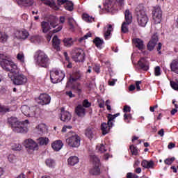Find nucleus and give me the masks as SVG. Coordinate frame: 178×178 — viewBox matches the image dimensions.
<instances>
[{
    "mask_svg": "<svg viewBox=\"0 0 178 178\" xmlns=\"http://www.w3.org/2000/svg\"><path fill=\"white\" fill-rule=\"evenodd\" d=\"M19 121L17 120V118L15 117H10L8 118V123L11 126V128L13 129L17 123H18Z\"/></svg>",
    "mask_w": 178,
    "mask_h": 178,
    "instance_id": "nucleus-34",
    "label": "nucleus"
},
{
    "mask_svg": "<svg viewBox=\"0 0 178 178\" xmlns=\"http://www.w3.org/2000/svg\"><path fill=\"white\" fill-rule=\"evenodd\" d=\"M140 84H141V81H137L136 82V86L137 91H140V90H141V88H140Z\"/></svg>",
    "mask_w": 178,
    "mask_h": 178,
    "instance_id": "nucleus-63",
    "label": "nucleus"
},
{
    "mask_svg": "<svg viewBox=\"0 0 178 178\" xmlns=\"http://www.w3.org/2000/svg\"><path fill=\"white\" fill-rule=\"evenodd\" d=\"M72 58L74 62H84L86 60V53L81 48H74L72 51Z\"/></svg>",
    "mask_w": 178,
    "mask_h": 178,
    "instance_id": "nucleus-6",
    "label": "nucleus"
},
{
    "mask_svg": "<svg viewBox=\"0 0 178 178\" xmlns=\"http://www.w3.org/2000/svg\"><path fill=\"white\" fill-rule=\"evenodd\" d=\"M92 34L90 32H88L86 35H83V37L79 38V42H82V41H84V40H87V38L91 37Z\"/></svg>",
    "mask_w": 178,
    "mask_h": 178,
    "instance_id": "nucleus-50",
    "label": "nucleus"
},
{
    "mask_svg": "<svg viewBox=\"0 0 178 178\" xmlns=\"http://www.w3.org/2000/svg\"><path fill=\"white\" fill-rule=\"evenodd\" d=\"M65 9L66 10H69L70 12H72V10H73L74 9L73 3L70 1L66 3Z\"/></svg>",
    "mask_w": 178,
    "mask_h": 178,
    "instance_id": "nucleus-45",
    "label": "nucleus"
},
{
    "mask_svg": "<svg viewBox=\"0 0 178 178\" xmlns=\"http://www.w3.org/2000/svg\"><path fill=\"white\" fill-rule=\"evenodd\" d=\"M155 163H154L153 161H147V160H143L141 163V166L143 168H145V169H154V165Z\"/></svg>",
    "mask_w": 178,
    "mask_h": 178,
    "instance_id": "nucleus-25",
    "label": "nucleus"
},
{
    "mask_svg": "<svg viewBox=\"0 0 178 178\" xmlns=\"http://www.w3.org/2000/svg\"><path fill=\"white\" fill-rule=\"evenodd\" d=\"M138 66L140 70H143V72H148L149 70V65L147 63V60L144 58H141L138 61Z\"/></svg>",
    "mask_w": 178,
    "mask_h": 178,
    "instance_id": "nucleus-18",
    "label": "nucleus"
},
{
    "mask_svg": "<svg viewBox=\"0 0 178 178\" xmlns=\"http://www.w3.org/2000/svg\"><path fill=\"white\" fill-rule=\"evenodd\" d=\"M82 19L85 22H87V23H92V22L95 20V19L92 17H90L88 14H83L82 15Z\"/></svg>",
    "mask_w": 178,
    "mask_h": 178,
    "instance_id": "nucleus-40",
    "label": "nucleus"
},
{
    "mask_svg": "<svg viewBox=\"0 0 178 178\" xmlns=\"http://www.w3.org/2000/svg\"><path fill=\"white\" fill-rule=\"evenodd\" d=\"M8 159L9 162H10L11 163H13V162L16 161V156H15V154H9L8 156Z\"/></svg>",
    "mask_w": 178,
    "mask_h": 178,
    "instance_id": "nucleus-52",
    "label": "nucleus"
},
{
    "mask_svg": "<svg viewBox=\"0 0 178 178\" xmlns=\"http://www.w3.org/2000/svg\"><path fill=\"white\" fill-rule=\"evenodd\" d=\"M35 129L38 134H44L45 130H47V125L44 123L39 124Z\"/></svg>",
    "mask_w": 178,
    "mask_h": 178,
    "instance_id": "nucleus-28",
    "label": "nucleus"
},
{
    "mask_svg": "<svg viewBox=\"0 0 178 178\" xmlns=\"http://www.w3.org/2000/svg\"><path fill=\"white\" fill-rule=\"evenodd\" d=\"M60 119L62 122L67 123L68 122H70L72 119V114L68 111H65V108H62Z\"/></svg>",
    "mask_w": 178,
    "mask_h": 178,
    "instance_id": "nucleus-16",
    "label": "nucleus"
},
{
    "mask_svg": "<svg viewBox=\"0 0 178 178\" xmlns=\"http://www.w3.org/2000/svg\"><path fill=\"white\" fill-rule=\"evenodd\" d=\"M81 138L79 135L74 134L66 139V143L69 147L72 148H79L80 147V141Z\"/></svg>",
    "mask_w": 178,
    "mask_h": 178,
    "instance_id": "nucleus-9",
    "label": "nucleus"
},
{
    "mask_svg": "<svg viewBox=\"0 0 178 178\" xmlns=\"http://www.w3.org/2000/svg\"><path fill=\"white\" fill-rule=\"evenodd\" d=\"M96 134H97V131L92 127H88L85 130V136L90 140H92V138H94V136H95Z\"/></svg>",
    "mask_w": 178,
    "mask_h": 178,
    "instance_id": "nucleus-19",
    "label": "nucleus"
},
{
    "mask_svg": "<svg viewBox=\"0 0 178 178\" xmlns=\"http://www.w3.org/2000/svg\"><path fill=\"white\" fill-rule=\"evenodd\" d=\"M15 34V37L19 40H26L29 37V32L26 30L17 31Z\"/></svg>",
    "mask_w": 178,
    "mask_h": 178,
    "instance_id": "nucleus-23",
    "label": "nucleus"
},
{
    "mask_svg": "<svg viewBox=\"0 0 178 178\" xmlns=\"http://www.w3.org/2000/svg\"><path fill=\"white\" fill-rule=\"evenodd\" d=\"M90 160L93 162L95 166L99 165V164L101 163V161L96 155H91Z\"/></svg>",
    "mask_w": 178,
    "mask_h": 178,
    "instance_id": "nucleus-41",
    "label": "nucleus"
},
{
    "mask_svg": "<svg viewBox=\"0 0 178 178\" xmlns=\"http://www.w3.org/2000/svg\"><path fill=\"white\" fill-rule=\"evenodd\" d=\"M161 74H162V73L161 72V67L159 66H156L154 67V76H156V77L161 76Z\"/></svg>",
    "mask_w": 178,
    "mask_h": 178,
    "instance_id": "nucleus-47",
    "label": "nucleus"
},
{
    "mask_svg": "<svg viewBox=\"0 0 178 178\" xmlns=\"http://www.w3.org/2000/svg\"><path fill=\"white\" fill-rule=\"evenodd\" d=\"M65 94L66 95L70 97V98H74V97H76V95H73V92H72V90L67 91Z\"/></svg>",
    "mask_w": 178,
    "mask_h": 178,
    "instance_id": "nucleus-57",
    "label": "nucleus"
},
{
    "mask_svg": "<svg viewBox=\"0 0 178 178\" xmlns=\"http://www.w3.org/2000/svg\"><path fill=\"white\" fill-rule=\"evenodd\" d=\"M156 49H157V51L159 52V54L161 55L162 54V51H161V49H162V43L159 42L158 44Z\"/></svg>",
    "mask_w": 178,
    "mask_h": 178,
    "instance_id": "nucleus-56",
    "label": "nucleus"
},
{
    "mask_svg": "<svg viewBox=\"0 0 178 178\" xmlns=\"http://www.w3.org/2000/svg\"><path fill=\"white\" fill-rule=\"evenodd\" d=\"M152 19L155 24L162 22V9L159 6H156L152 9Z\"/></svg>",
    "mask_w": 178,
    "mask_h": 178,
    "instance_id": "nucleus-10",
    "label": "nucleus"
},
{
    "mask_svg": "<svg viewBox=\"0 0 178 178\" xmlns=\"http://www.w3.org/2000/svg\"><path fill=\"white\" fill-rule=\"evenodd\" d=\"M36 63L41 67H48L49 66V58L44 51L39 50L36 52Z\"/></svg>",
    "mask_w": 178,
    "mask_h": 178,
    "instance_id": "nucleus-4",
    "label": "nucleus"
},
{
    "mask_svg": "<svg viewBox=\"0 0 178 178\" xmlns=\"http://www.w3.org/2000/svg\"><path fill=\"white\" fill-rule=\"evenodd\" d=\"M12 149H13V151H22V145L14 143L12 145Z\"/></svg>",
    "mask_w": 178,
    "mask_h": 178,
    "instance_id": "nucleus-44",
    "label": "nucleus"
},
{
    "mask_svg": "<svg viewBox=\"0 0 178 178\" xmlns=\"http://www.w3.org/2000/svg\"><path fill=\"white\" fill-rule=\"evenodd\" d=\"M158 41H159V38H158V34L154 33L152 36L151 40L147 43V49L148 51H154L155 46L156 45Z\"/></svg>",
    "mask_w": 178,
    "mask_h": 178,
    "instance_id": "nucleus-15",
    "label": "nucleus"
},
{
    "mask_svg": "<svg viewBox=\"0 0 178 178\" xmlns=\"http://www.w3.org/2000/svg\"><path fill=\"white\" fill-rule=\"evenodd\" d=\"M79 162V157L76 156H71L67 159V163L70 166H74V165H77V163Z\"/></svg>",
    "mask_w": 178,
    "mask_h": 178,
    "instance_id": "nucleus-29",
    "label": "nucleus"
},
{
    "mask_svg": "<svg viewBox=\"0 0 178 178\" xmlns=\"http://www.w3.org/2000/svg\"><path fill=\"white\" fill-rule=\"evenodd\" d=\"M45 163L49 168H55V161L52 159H46Z\"/></svg>",
    "mask_w": 178,
    "mask_h": 178,
    "instance_id": "nucleus-43",
    "label": "nucleus"
},
{
    "mask_svg": "<svg viewBox=\"0 0 178 178\" xmlns=\"http://www.w3.org/2000/svg\"><path fill=\"white\" fill-rule=\"evenodd\" d=\"M24 147L27 149L29 154H32L34 151H38V143L33 139H26L24 142Z\"/></svg>",
    "mask_w": 178,
    "mask_h": 178,
    "instance_id": "nucleus-11",
    "label": "nucleus"
},
{
    "mask_svg": "<svg viewBox=\"0 0 178 178\" xmlns=\"http://www.w3.org/2000/svg\"><path fill=\"white\" fill-rule=\"evenodd\" d=\"M65 47H67L68 48L73 45V38H67L63 40Z\"/></svg>",
    "mask_w": 178,
    "mask_h": 178,
    "instance_id": "nucleus-38",
    "label": "nucleus"
},
{
    "mask_svg": "<svg viewBox=\"0 0 178 178\" xmlns=\"http://www.w3.org/2000/svg\"><path fill=\"white\" fill-rule=\"evenodd\" d=\"M8 112H10L9 106L0 105V116L5 115Z\"/></svg>",
    "mask_w": 178,
    "mask_h": 178,
    "instance_id": "nucleus-36",
    "label": "nucleus"
},
{
    "mask_svg": "<svg viewBox=\"0 0 178 178\" xmlns=\"http://www.w3.org/2000/svg\"><path fill=\"white\" fill-rule=\"evenodd\" d=\"M131 108L129 106H124V108H123V112H124V113H127V112H131Z\"/></svg>",
    "mask_w": 178,
    "mask_h": 178,
    "instance_id": "nucleus-54",
    "label": "nucleus"
},
{
    "mask_svg": "<svg viewBox=\"0 0 178 178\" xmlns=\"http://www.w3.org/2000/svg\"><path fill=\"white\" fill-rule=\"evenodd\" d=\"M50 79L54 84H56V83H60V81L65 79V73L58 70L51 71Z\"/></svg>",
    "mask_w": 178,
    "mask_h": 178,
    "instance_id": "nucleus-8",
    "label": "nucleus"
},
{
    "mask_svg": "<svg viewBox=\"0 0 178 178\" xmlns=\"http://www.w3.org/2000/svg\"><path fill=\"white\" fill-rule=\"evenodd\" d=\"M100 67H99V65H95L94 67H93V70L96 72V73H99V70H100Z\"/></svg>",
    "mask_w": 178,
    "mask_h": 178,
    "instance_id": "nucleus-64",
    "label": "nucleus"
},
{
    "mask_svg": "<svg viewBox=\"0 0 178 178\" xmlns=\"http://www.w3.org/2000/svg\"><path fill=\"white\" fill-rule=\"evenodd\" d=\"M17 60H20L22 63H24V54L23 53H19L17 55Z\"/></svg>",
    "mask_w": 178,
    "mask_h": 178,
    "instance_id": "nucleus-49",
    "label": "nucleus"
},
{
    "mask_svg": "<svg viewBox=\"0 0 178 178\" xmlns=\"http://www.w3.org/2000/svg\"><path fill=\"white\" fill-rule=\"evenodd\" d=\"M8 76L15 86H24L27 83V76L20 73L19 68L16 73H8Z\"/></svg>",
    "mask_w": 178,
    "mask_h": 178,
    "instance_id": "nucleus-2",
    "label": "nucleus"
},
{
    "mask_svg": "<svg viewBox=\"0 0 178 178\" xmlns=\"http://www.w3.org/2000/svg\"><path fill=\"white\" fill-rule=\"evenodd\" d=\"M175 159H176L175 157L168 158L164 161V163L165 165H171L173 163V162H175Z\"/></svg>",
    "mask_w": 178,
    "mask_h": 178,
    "instance_id": "nucleus-46",
    "label": "nucleus"
},
{
    "mask_svg": "<svg viewBox=\"0 0 178 178\" xmlns=\"http://www.w3.org/2000/svg\"><path fill=\"white\" fill-rule=\"evenodd\" d=\"M75 113L79 118H84L86 116V108L81 104H79L75 108Z\"/></svg>",
    "mask_w": 178,
    "mask_h": 178,
    "instance_id": "nucleus-20",
    "label": "nucleus"
},
{
    "mask_svg": "<svg viewBox=\"0 0 178 178\" xmlns=\"http://www.w3.org/2000/svg\"><path fill=\"white\" fill-rule=\"evenodd\" d=\"M130 24H127V22H123L121 26V32L126 34V33H129V25Z\"/></svg>",
    "mask_w": 178,
    "mask_h": 178,
    "instance_id": "nucleus-42",
    "label": "nucleus"
},
{
    "mask_svg": "<svg viewBox=\"0 0 178 178\" xmlns=\"http://www.w3.org/2000/svg\"><path fill=\"white\" fill-rule=\"evenodd\" d=\"M62 147H63L62 140H56L51 144V147L54 151H60Z\"/></svg>",
    "mask_w": 178,
    "mask_h": 178,
    "instance_id": "nucleus-24",
    "label": "nucleus"
},
{
    "mask_svg": "<svg viewBox=\"0 0 178 178\" xmlns=\"http://www.w3.org/2000/svg\"><path fill=\"white\" fill-rule=\"evenodd\" d=\"M129 151L131 155H135V156H137V155H138V149L136 146H134V145H131L129 146Z\"/></svg>",
    "mask_w": 178,
    "mask_h": 178,
    "instance_id": "nucleus-37",
    "label": "nucleus"
},
{
    "mask_svg": "<svg viewBox=\"0 0 178 178\" xmlns=\"http://www.w3.org/2000/svg\"><path fill=\"white\" fill-rule=\"evenodd\" d=\"M17 3L19 6L28 8L34 5V0H17Z\"/></svg>",
    "mask_w": 178,
    "mask_h": 178,
    "instance_id": "nucleus-22",
    "label": "nucleus"
},
{
    "mask_svg": "<svg viewBox=\"0 0 178 178\" xmlns=\"http://www.w3.org/2000/svg\"><path fill=\"white\" fill-rule=\"evenodd\" d=\"M93 43L96 45L97 48H100V47L104 44V40L100 38L97 37L93 40Z\"/></svg>",
    "mask_w": 178,
    "mask_h": 178,
    "instance_id": "nucleus-35",
    "label": "nucleus"
},
{
    "mask_svg": "<svg viewBox=\"0 0 178 178\" xmlns=\"http://www.w3.org/2000/svg\"><path fill=\"white\" fill-rule=\"evenodd\" d=\"M0 65L5 72H9L8 73H17V65L10 60L2 58L0 60Z\"/></svg>",
    "mask_w": 178,
    "mask_h": 178,
    "instance_id": "nucleus-3",
    "label": "nucleus"
},
{
    "mask_svg": "<svg viewBox=\"0 0 178 178\" xmlns=\"http://www.w3.org/2000/svg\"><path fill=\"white\" fill-rule=\"evenodd\" d=\"M127 178H138V175L133 174L132 172H128L127 174Z\"/></svg>",
    "mask_w": 178,
    "mask_h": 178,
    "instance_id": "nucleus-53",
    "label": "nucleus"
},
{
    "mask_svg": "<svg viewBox=\"0 0 178 178\" xmlns=\"http://www.w3.org/2000/svg\"><path fill=\"white\" fill-rule=\"evenodd\" d=\"M62 30V26H58L56 29H54L52 31L53 34H55L56 33H59Z\"/></svg>",
    "mask_w": 178,
    "mask_h": 178,
    "instance_id": "nucleus-59",
    "label": "nucleus"
},
{
    "mask_svg": "<svg viewBox=\"0 0 178 178\" xmlns=\"http://www.w3.org/2000/svg\"><path fill=\"white\" fill-rule=\"evenodd\" d=\"M67 21H68V24L70 26V29L72 30V29H74V25H73V23L74 22V19H73V17H70L67 18Z\"/></svg>",
    "mask_w": 178,
    "mask_h": 178,
    "instance_id": "nucleus-48",
    "label": "nucleus"
},
{
    "mask_svg": "<svg viewBox=\"0 0 178 178\" xmlns=\"http://www.w3.org/2000/svg\"><path fill=\"white\" fill-rule=\"evenodd\" d=\"M133 42L139 51H143V49H145V45H144V41L143 40L140 38H135L133 40Z\"/></svg>",
    "mask_w": 178,
    "mask_h": 178,
    "instance_id": "nucleus-21",
    "label": "nucleus"
},
{
    "mask_svg": "<svg viewBox=\"0 0 178 178\" xmlns=\"http://www.w3.org/2000/svg\"><path fill=\"white\" fill-rule=\"evenodd\" d=\"M15 133H22L26 134L29 131V120H26L24 122H19L15 124L12 128Z\"/></svg>",
    "mask_w": 178,
    "mask_h": 178,
    "instance_id": "nucleus-5",
    "label": "nucleus"
},
{
    "mask_svg": "<svg viewBox=\"0 0 178 178\" xmlns=\"http://www.w3.org/2000/svg\"><path fill=\"white\" fill-rule=\"evenodd\" d=\"M8 38L9 36L6 33L0 31V42L5 44L8 41Z\"/></svg>",
    "mask_w": 178,
    "mask_h": 178,
    "instance_id": "nucleus-39",
    "label": "nucleus"
},
{
    "mask_svg": "<svg viewBox=\"0 0 178 178\" xmlns=\"http://www.w3.org/2000/svg\"><path fill=\"white\" fill-rule=\"evenodd\" d=\"M37 142L39 145H48L49 139L47 137H40L37 139Z\"/></svg>",
    "mask_w": 178,
    "mask_h": 178,
    "instance_id": "nucleus-31",
    "label": "nucleus"
},
{
    "mask_svg": "<svg viewBox=\"0 0 178 178\" xmlns=\"http://www.w3.org/2000/svg\"><path fill=\"white\" fill-rule=\"evenodd\" d=\"M101 130L102 131L103 136H106V134L109 133L111 128L109 127V125L106 124V122H104L101 124Z\"/></svg>",
    "mask_w": 178,
    "mask_h": 178,
    "instance_id": "nucleus-32",
    "label": "nucleus"
},
{
    "mask_svg": "<svg viewBox=\"0 0 178 178\" xmlns=\"http://www.w3.org/2000/svg\"><path fill=\"white\" fill-rule=\"evenodd\" d=\"M135 10L138 16L137 20L139 26L145 27L148 23V16H147V13H145V8H144L143 4H140L136 7Z\"/></svg>",
    "mask_w": 178,
    "mask_h": 178,
    "instance_id": "nucleus-1",
    "label": "nucleus"
},
{
    "mask_svg": "<svg viewBox=\"0 0 178 178\" xmlns=\"http://www.w3.org/2000/svg\"><path fill=\"white\" fill-rule=\"evenodd\" d=\"M58 26V18L54 17L53 19L50 21V23L48 22L43 21L41 23V27L42 32L44 33H48L51 30V27L55 29Z\"/></svg>",
    "mask_w": 178,
    "mask_h": 178,
    "instance_id": "nucleus-7",
    "label": "nucleus"
},
{
    "mask_svg": "<svg viewBox=\"0 0 178 178\" xmlns=\"http://www.w3.org/2000/svg\"><path fill=\"white\" fill-rule=\"evenodd\" d=\"M99 152H102V153L106 152V149L105 147V145H104V144H102L100 145V147H99Z\"/></svg>",
    "mask_w": 178,
    "mask_h": 178,
    "instance_id": "nucleus-55",
    "label": "nucleus"
},
{
    "mask_svg": "<svg viewBox=\"0 0 178 178\" xmlns=\"http://www.w3.org/2000/svg\"><path fill=\"white\" fill-rule=\"evenodd\" d=\"M90 175H93V176H98V175H101V169L99 168V165H95L90 171Z\"/></svg>",
    "mask_w": 178,
    "mask_h": 178,
    "instance_id": "nucleus-33",
    "label": "nucleus"
},
{
    "mask_svg": "<svg viewBox=\"0 0 178 178\" xmlns=\"http://www.w3.org/2000/svg\"><path fill=\"white\" fill-rule=\"evenodd\" d=\"M113 31V28L111 24L107 25V29L104 31V38L105 40H109L111 37V33Z\"/></svg>",
    "mask_w": 178,
    "mask_h": 178,
    "instance_id": "nucleus-30",
    "label": "nucleus"
},
{
    "mask_svg": "<svg viewBox=\"0 0 178 178\" xmlns=\"http://www.w3.org/2000/svg\"><path fill=\"white\" fill-rule=\"evenodd\" d=\"M99 108H105V102L104 100L98 101Z\"/></svg>",
    "mask_w": 178,
    "mask_h": 178,
    "instance_id": "nucleus-60",
    "label": "nucleus"
},
{
    "mask_svg": "<svg viewBox=\"0 0 178 178\" xmlns=\"http://www.w3.org/2000/svg\"><path fill=\"white\" fill-rule=\"evenodd\" d=\"M21 111L25 116H34L35 113L33 110V107L30 108L27 105H24L21 107Z\"/></svg>",
    "mask_w": 178,
    "mask_h": 178,
    "instance_id": "nucleus-17",
    "label": "nucleus"
},
{
    "mask_svg": "<svg viewBox=\"0 0 178 178\" xmlns=\"http://www.w3.org/2000/svg\"><path fill=\"white\" fill-rule=\"evenodd\" d=\"M84 74L80 70L74 71L72 74L70 75L67 84H73L76 81H80L83 77Z\"/></svg>",
    "mask_w": 178,
    "mask_h": 178,
    "instance_id": "nucleus-12",
    "label": "nucleus"
},
{
    "mask_svg": "<svg viewBox=\"0 0 178 178\" xmlns=\"http://www.w3.org/2000/svg\"><path fill=\"white\" fill-rule=\"evenodd\" d=\"M51 103V96L47 93H42L38 97V104L40 105H48Z\"/></svg>",
    "mask_w": 178,
    "mask_h": 178,
    "instance_id": "nucleus-14",
    "label": "nucleus"
},
{
    "mask_svg": "<svg viewBox=\"0 0 178 178\" xmlns=\"http://www.w3.org/2000/svg\"><path fill=\"white\" fill-rule=\"evenodd\" d=\"M123 6L124 5V0H106L105 6L107 9H113L115 6Z\"/></svg>",
    "mask_w": 178,
    "mask_h": 178,
    "instance_id": "nucleus-13",
    "label": "nucleus"
},
{
    "mask_svg": "<svg viewBox=\"0 0 178 178\" xmlns=\"http://www.w3.org/2000/svg\"><path fill=\"white\" fill-rule=\"evenodd\" d=\"M125 21L124 22L127 23V24H131L133 22V16H131V13L130 10H126L124 13Z\"/></svg>",
    "mask_w": 178,
    "mask_h": 178,
    "instance_id": "nucleus-27",
    "label": "nucleus"
},
{
    "mask_svg": "<svg viewBox=\"0 0 178 178\" xmlns=\"http://www.w3.org/2000/svg\"><path fill=\"white\" fill-rule=\"evenodd\" d=\"M52 42L54 49H56L57 51H60V40H59L57 35L54 36Z\"/></svg>",
    "mask_w": 178,
    "mask_h": 178,
    "instance_id": "nucleus-26",
    "label": "nucleus"
},
{
    "mask_svg": "<svg viewBox=\"0 0 178 178\" xmlns=\"http://www.w3.org/2000/svg\"><path fill=\"white\" fill-rule=\"evenodd\" d=\"M83 108H90L91 106V102H88V99H85L82 102Z\"/></svg>",
    "mask_w": 178,
    "mask_h": 178,
    "instance_id": "nucleus-51",
    "label": "nucleus"
},
{
    "mask_svg": "<svg viewBox=\"0 0 178 178\" xmlns=\"http://www.w3.org/2000/svg\"><path fill=\"white\" fill-rule=\"evenodd\" d=\"M107 119L108 120H109V122H113V120H115V116L112 114H108L107 116Z\"/></svg>",
    "mask_w": 178,
    "mask_h": 178,
    "instance_id": "nucleus-61",
    "label": "nucleus"
},
{
    "mask_svg": "<svg viewBox=\"0 0 178 178\" xmlns=\"http://www.w3.org/2000/svg\"><path fill=\"white\" fill-rule=\"evenodd\" d=\"M66 2H67V0H57V3L59 6H60V5H64Z\"/></svg>",
    "mask_w": 178,
    "mask_h": 178,
    "instance_id": "nucleus-62",
    "label": "nucleus"
},
{
    "mask_svg": "<svg viewBox=\"0 0 178 178\" xmlns=\"http://www.w3.org/2000/svg\"><path fill=\"white\" fill-rule=\"evenodd\" d=\"M129 119H131V114L124 113V120L127 121V120H129Z\"/></svg>",
    "mask_w": 178,
    "mask_h": 178,
    "instance_id": "nucleus-58",
    "label": "nucleus"
}]
</instances>
